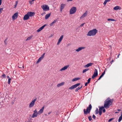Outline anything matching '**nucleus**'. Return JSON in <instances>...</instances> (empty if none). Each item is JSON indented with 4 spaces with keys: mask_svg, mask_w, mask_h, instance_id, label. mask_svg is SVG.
Returning a JSON list of instances; mask_svg holds the SVG:
<instances>
[{
    "mask_svg": "<svg viewBox=\"0 0 122 122\" xmlns=\"http://www.w3.org/2000/svg\"><path fill=\"white\" fill-rule=\"evenodd\" d=\"M3 10V8H0V14L2 12V11Z\"/></svg>",
    "mask_w": 122,
    "mask_h": 122,
    "instance_id": "obj_42",
    "label": "nucleus"
},
{
    "mask_svg": "<svg viewBox=\"0 0 122 122\" xmlns=\"http://www.w3.org/2000/svg\"><path fill=\"white\" fill-rule=\"evenodd\" d=\"M85 24V23H82V24H81L80 25V26L81 27H83V26Z\"/></svg>",
    "mask_w": 122,
    "mask_h": 122,
    "instance_id": "obj_43",
    "label": "nucleus"
},
{
    "mask_svg": "<svg viewBox=\"0 0 122 122\" xmlns=\"http://www.w3.org/2000/svg\"><path fill=\"white\" fill-rule=\"evenodd\" d=\"M29 17L27 13L24 16L23 20H26L29 19Z\"/></svg>",
    "mask_w": 122,
    "mask_h": 122,
    "instance_id": "obj_16",
    "label": "nucleus"
},
{
    "mask_svg": "<svg viewBox=\"0 0 122 122\" xmlns=\"http://www.w3.org/2000/svg\"><path fill=\"white\" fill-rule=\"evenodd\" d=\"M102 77V76L101 75V76H100V77L98 79V80H100Z\"/></svg>",
    "mask_w": 122,
    "mask_h": 122,
    "instance_id": "obj_47",
    "label": "nucleus"
},
{
    "mask_svg": "<svg viewBox=\"0 0 122 122\" xmlns=\"http://www.w3.org/2000/svg\"><path fill=\"white\" fill-rule=\"evenodd\" d=\"M89 69H86L82 71L83 73H84L85 72H86V71L89 70Z\"/></svg>",
    "mask_w": 122,
    "mask_h": 122,
    "instance_id": "obj_31",
    "label": "nucleus"
},
{
    "mask_svg": "<svg viewBox=\"0 0 122 122\" xmlns=\"http://www.w3.org/2000/svg\"><path fill=\"white\" fill-rule=\"evenodd\" d=\"M91 79V78H89V79H88L87 82L89 83H90Z\"/></svg>",
    "mask_w": 122,
    "mask_h": 122,
    "instance_id": "obj_37",
    "label": "nucleus"
},
{
    "mask_svg": "<svg viewBox=\"0 0 122 122\" xmlns=\"http://www.w3.org/2000/svg\"><path fill=\"white\" fill-rule=\"evenodd\" d=\"M17 4H16H16H15V7H16V6L17 5Z\"/></svg>",
    "mask_w": 122,
    "mask_h": 122,
    "instance_id": "obj_56",
    "label": "nucleus"
},
{
    "mask_svg": "<svg viewBox=\"0 0 122 122\" xmlns=\"http://www.w3.org/2000/svg\"><path fill=\"white\" fill-rule=\"evenodd\" d=\"M97 32V30L96 29H93L88 32L87 35L89 36H94L96 35Z\"/></svg>",
    "mask_w": 122,
    "mask_h": 122,
    "instance_id": "obj_2",
    "label": "nucleus"
},
{
    "mask_svg": "<svg viewBox=\"0 0 122 122\" xmlns=\"http://www.w3.org/2000/svg\"><path fill=\"white\" fill-rule=\"evenodd\" d=\"M93 64L92 63H90L85 65L84 66V67L85 68L88 67L92 66L93 65Z\"/></svg>",
    "mask_w": 122,
    "mask_h": 122,
    "instance_id": "obj_21",
    "label": "nucleus"
},
{
    "mask_svg": "<svg viewBox=\"0 0 122 122\" xmlns=\"http://www.w3.org/2000/svg\"><path fill=\"white\" fill-rule=\"evenodd\" d=\"M104 107H104H104H103V108L102 110L103 112L104 113L106 112V110H105V109L104 108Z\"/></svg>",
    "mask_w": 122,
    "mask_h": 122,
    "instance_id": "obj_39",
    "label": "nucleus"
},
{
    "mask_svg": "<svg viewBox=\"0 0 122 122\" xmlns=\"http://www.w3.org/2000/svg\"><path fill=\"white\" fill-rule=\"evenodd\" d=\"M66 5L65 4H62L61 5L60 10L61 11H62V10L64 8L65 6Z\"/></svg>",
    "mask_w": 122,
    "mask_h": 122,
    "instance_id": "obj_19",
    "label": "nucleus"
},
{
    "mask_svg": "<svg viewBox=\"0 0 122 122\" xmlns=\"http://www.w3.org/2000/svg\"><path fill=\"white\" fill-rule=\"evenodd\" d=\"M107 20L108 21H115V20L114 19H107Z\"/></svg>",
    "mask_w": 122,
    "mask_h": 122,
    "instance_id": "obj_32",
    "label": "nucleus"
},
{
    "mask_svg": "<svg viewBox=\"0 0 122 122\" xmlns=\"http://www.w3.org/2000/svg\"><path fill=\"white\" fill-rule=\"evenodd\" d=\"M119 110V111H120V110Z\"/></svg>",
    "mask_w": 122,
    "mask_h": 122,
    "instance_id": "obj_62",
    "label": "nucleus"
},
{
    "mask_svg": "<svg viewBox=\"0 0 122 122\" xmlns=\"http://www.w3.org/2000/svg\"><path fill=\"white\" fill-rule=\"evenodd\" d=\"M92 117L94 119H95L96 118V117L94 115H93Z\"/></svg>",
    "mask_w": 122,
    "mask_h": 122,
    "instance_id": "obj_45",
    "label": "nucleus"
},
{
    "mask_svg": "<svg viewBox=\"0 0 122 122\" xmlns=\"http://www.w3.org/2000/svg\"><path fill=\"white\" fill-rule=\"evenodd\" d=\"M112 119H110L108 121L109 122L110 121H112Z\"/></svg>",
    "mask_w": 122,
    "mask_h": 122,
    "instance_id": "obj_52",
    "label": "nucleus"
},
{
    "mask_svg": "<svg viewBox=\"0 0 122 122\" xmlns=\"http://www.w3.org/2000/svg\"><path fill=\"white\" fill-rule=\"evenodd\" d=\"M80 79V78H76L73 79L72 81H75L77 80H79Z\"/></svg>",
    "mask_w": 122,
    "mask_h": 122,
    "instance_id": "obj_25",
    "label": "nucleus"
},
{
    "mask_svg": "<svg viewBox=\"0 0 122 122\" xmlns=\"http://www.w3.org/2000/svg\"><path fill=\"white\" fill-rule=\"evenodd\" d=\"M82 87V86H81V87H78L76 89L75 91L76 92H77L79 90L81 89Z\"/></svg>",
    "mask_w": 122,
    "mask_h": 122,
    "instance_id": "obj_29",
    "label": "nucleus"
},
{
    "mask_svg": "<svg viewBox=\"0 0 122 122\" xmlns=\"http://www.w3.org/2000/svg\"><path fill=\"white\" fill-rule=\"evenodd\" d=\"M85 48V47H79L76 49V51L77 52H79L82 50L84 49Z\"/></svg>",
    "mask_w": 122,
    "mask_h": 122,
    "instance_id": "obj_11",
    "label": "nucleus"
},
{
    "mask_svg": "<svg viewBox=\"0 0 122 122\" xmlns=\"http://www.w3.org/2000/svg\"><path fill=\"white\" fill-rule=\"evenodd\" d=\"M42 59H43L44 57H43V56H41V57H40Z\"/></svg>",
    "mask_w": 122,
    "mask_h": 122,
    "instance_id": "obj_51",
    "label": "nucleus"
},
{
    "mask_svg": "<svg viewBox=\"0 0 122 122\" xmlns=\"http://www.w3.org/2000/svg\"><path fill=\"white\" fill-rule=\"evenodd\" d=\"M16 4H17V2H16Z\"/></svg>",
    "mask_w": 122,
    "mask_h": 122,
    "instance_id": "obj_60",
    "label": "nucleus"
},
{
    "mask_svg": "<svg viewBox=\"0 0 122 122\" xmlns=\"http://www.w3.org/2000/svg\"><path fill=\"white\" fill-rule=\"evenodd\" d=\"M2 3V0H0V5H1Z\"/></svg>",
    "mask_w": 122,
    "mask_h": 122,
    "instance_id": "obj_49",
    "label": "nucleus"
},
{
    "mask_svg": "<svg viewBox=\"0 0 122 122\" xmlns=\"http://www.w3.org/2000/svg\"><path fill=\"white\" fill-rule=\"evenodd\" d=\"M111 0H105L103 3V4L104 5H106L107 2L110 1Z\"/></svg>",
    "mask_w": 122,
    "mask_h": 122,
    "instance_id": "obj_26",
    "label": "nucleus"
},
{
    "mask_svg": "<svg viewBox=\"0 0 122 122\" xmlns=\"http://www.w3.org/2000/svg\"><path fill=\"white\" fill-rule=\"evenodd\" d=\"M7 78H8V79L9 78H9V77L8 76H7Z\"/></svg>",
    "mask_w": 122,
    "mask_h": 122,
    "instance_id": "obj_55",
    "label": "nucleus"
},
{
    "mask_svg": "<svg viewBox=\"0 0 122 122\" xmlns=\"http://www.w3.org/2000/svg\"><path fill=\"white\" fill-rule=\"evenodd\" d=\"M18 15V13H15L12 16V19L14 20H15L17 18Z\"/></svg>",
    "mask_w": 122,
    "mask_h": 122,
    "instance_id": "obj_10",
    "label": "nucleus"
},
{
    "mask_svg": "<svg viewBox=\"0 0 122 122\" xmlns=\"http://www.w3.org/2000/svg\"><path fill=\"white\" fill-rule=\"evenodd\" d=\"M76 10V8L75 7H73L70 10V14H73L75 13Z\"/></svg>",
    "mask_w": 122,
    "mask_h": 122,
    "instance_id": "obj_4",
    "label": "nucleus"
},
{
    "mask_svg": "<svg viewBox=\"0 0 122 122\" xmlns=\"http://www.w3.org/2000/svg\"><path fill=\"white\" fill-rule=\"evenodd\" d=\"M103 108V107L102 106L100 107L99 109V115L101 116L102 113V110Z\"/></svg>",
    "mask_w": 122,
    "mask_h": 122,
    "instance_id": "obj_15",
    "label": "nucleus"
},
{
    "mask_svg": "<svg viewBox=\"0 0 122 122\" xmlns=\"http://www.w3.org/2000/svg\"><path fill=\"white\" fill-rule=\"evenodd\" d=\"M73 0H67V2H69V1H72Z\"/></svg>",
    "mask_w": 122,
    "mask_h": 122,
    "instance_id": "obj_48",
    "label": "nucleus"
},
{
    "mask_svg": "<svg viewBox=\"0 0 122 122\" xmlns=\"http://www.w3.org/2000/svg\"><path fill=\"white\" fill-rule=\"evenodd\" d=\"M87 15V12L86 11V12L84 13L82 15V16L80 17V19H82L83 18L85 17Z\"/></svg>",
    "mask_w": 122,
    "mask_h": 122,
    "instance_id": "obj_22",
    "label": "nucleus"
},
{
    "mask_svg": "<svg viewBox=\"0 0 122 122\" xmlns=\"http://www.w3.org/2000/svg\"><path fill=\"white\" fill-rule=\"evenodd\" d=\"M121 9V8L120 7L117 6L114 7L113 8V9L115 10H120Z\"/></svg>",
    "mask_w": 122,
    "mask_h": 122,
    "instance_id": "obj_20",
    "label": "nucleus"
},
{
    "mask_svg": "<svg viewBox=\"0 0 122 122\" xmlns=\"http://www.w3.org/2000/svg\"><path fill=\"white\" fill-rule=\"evenodd\" d=\"M27 14H28L29 16L31 17L34 15H35V13L34 12H28L27 13Z\"/></svg>",
    "mask_w": 122,
    "mask_h": 122,
    "instance_id": "obj_12",
    "label": "nucleus"
},
{
    "mask_svg": "<svg viewBox=\"0 0 122 122\" xmlns=\"http://www.w3.org/2000/svg\"><path fill=\"white\" fill-rule=\"evenodd\" d=\"M2 76L4 78H5V75L4 74H3V75H2Z\"/></svg>",
    "mask_w": 122,
    "mask_h": 122,
    "instance_id": "obj_44",
    "label": "nucleus"
},
{
    "mask_svg": "<svg viewBox=\"0 0 122 122\" xmlns=\"http://www.w3.org/2000/svg\"><path fill=\"white\" fill-rule=\"evenodd\" d=\"M98 75V71L97 70L95 69V72L94 73L93 75L92 76V78L93 79L95 77L97 76Z\"/></svg>",
    "mask_w": 122,
    "mask_h": 122,
    "instance_id": "obj_7",
    "label": "nucleus"
},
{
    "mask_svg": "<svg viewBox=\"0 0 122 122\" xmlns=\"http://www.w3.org/2000/svg\"><path fill=\"white\" fill-rule=\"evenodd\" d=\"M32 36H30L28 37L26 39V41H27L30 40L32 38Z\"/></svg>",
    "mask_w": 122,
    "mask_h": 122,
    "instance_id": "obj_30",
    "label": "nucleus"
},
{
    "mask_svg": "<svg viewBox=\"0 0 122 122\" xmlns=\"http://www.w3.org/2000/svg\"><path fill=\"white\" fill-rule=\"evenodd\" d=\"M36 99V98H35L29 104V107L30 108L34 106Z\"/></svg>",
    "mask_w": 122,
    "mask_h": 122,
    "instance_id": "obj_6",
    "label": "nucleus"
},
{
    "mask_svg": "<svg viewBox=\"0 0 122 122\" xmlns=\"http://www.w3.org/2000/svg\"><path fill=\"white\" fill-rule=\"evenodd\" d=\"M95 113L96 114H97L98 113V110L97 108L96 110Z\"/></svg>",
    "mask_w": 122,
    "mask_h": 122,
    "instance_id": "obj_41",
    "label": "nucleus"
},
{
    "mask_svg": "<svg viewBox=\"0 0 122 122\" xmlns=\"http://www.w3.org/2000/svg\"><path fill=\"white\" fill-rule=\"evenodd\" d=\"M35 0H30L29 1V3L31 5L34 3L33 2Z\"/></svg>",
    "mask_w": 122,
    "mask_h": 122,
    "instance_id": "obj_27",
    "label": "nucleus"
},
{
    "mask_svg": "<svg viewBox=\"0 0 122 122\" xmlns=\"http://www.w3.org/2000/svg\"><path fill=\"white\" fill-rule=\"evenodd\" d=\"M122 119V117L120 116L119 117V119L118 120V122H120L121 121Z\"/></svg>",
    "mask_w": 122,
    "mask_h": 122,
    "instance_id": "obj_34",
    "label": "nucleus"
},
{
    "mask_svg": "<svg viewBox=\"0 0 122 122\" xmlns=\"http://www.w3.org/2000/svg\"><path fill=\"white\" fill-rule=\"evenodd\" d=\"M120 54H119L117 56V58H118L119 57V56L120 55Z\"/></svg>",
    "mask_w": 122,
    "mask_h": 122,
    "instance_id": "obj_53",
    "label": "nucleus"
},
{
    "mask_svg": "<svg viewBox=\"0 0 122 122\" xmlns=\"http://www.w3.org/2000/svg\"><path fill=\"white\" fill-rule=\"evenodd\" d=\"M41 7L44 11L49 10V7L47 5H44L41 6Z\"/></svg>",
    "mask_w": 122,
    "mask_h": 122,
    "instance_id": "obj_5",
    "label": "nucleus"
},
{
    "mask_svg": "<svg viewBox=\"0 0 122 122\" xmlns=\"http://www.w3.org/2000/svg\"><path fill=\"white\" fill-rule=\"evenodd\" d=\"M16 4H17V2H16Z\"/></svg>",
    "mask_w": 122,
    "mask_h": 122,
    "instance_id": "obj_61",
    "label": "nucleus"
},
{
    "mask_svg": "<svg viewBox=\"0 0 122 122\" xmlns=\"http://www.w3.org/2000/svg\"><path fill=\"white\" fill-rule=\"evenodd\" d=\"M113 61L114 60H112L111 62V63H112V62H113Z\"/></svg>",
    "mask_w": 122,
    "mask_h": 122,
    "instance_id": "obj_54",
    "label": "nucleus"
},
{
    "mask_svg": "<svg viewBox=\"0 0 122 122\" xmlns=\"http://www.w3.org/2000/svg\"><path fill=\"white\" fill-rule=\"evenodd\" d=\"M63 35H61L58 40V42L57 43V45H58L61 42V41H62V39L63 38Z\"/></svg>",
    "mask_w": 122,
    "mask_h": 122,
    "instance_id": "obj_14",
    "label": "nucleus"
},
{
    "mask_svg": "<svg viewBox=\"0 0 122 122\" xmlns=\"http://www.w3.org/2000/svg\"><path fill=\"white\" fill-rule=\"evenodd\" d=\"M64 82H62L59 84H57V86L58 87H59L60 86H63L64 84Z\"/></svg>",
    "mask_w": 122,
    "mask_h": 122,
    "instance_id": "obj_24",
    "label": "nucleus"
},
{
    "mask_svg": "<svg viewBox=\"0 0 122 122\" xmlns=\"http://www.w3.org/2000/svg\"><path fill=\"white\" fill-rule=\"evenodd\" d=\"M92 108V106L91 104L89 105V107H87L86 111L85 109H84V112L85 114L87 115L88 113H89Z\"/></svg>",
    "mask_w": 122,
    "mask_h": 122,
    "instance_id": "obj_3",
    "label": "nucleus"
},
{
    "mask_svg": "<svg viewBox=\"0 0 122 122\" xmlns=\"http://www.w3.org/2000/svg\"><path fill=\"white\" fill-rule=\"evenodd\" d=\"M51 113V112H50L48 113V114H50Z\"/></svg>",
    "mask_w": 122,
    "mask_h": 122,
    "instance_id": "obj_57",
    "label": "nucleus"
},
{
    "mask_svg": "<svg viewBox=\"0 0 122 122\" xmlns=\"http://www.w3.org/2000/svg\"><path fill=\"white\" fill-rule=\"evenodd\" d=\"M89 84L87 82H86L85 84V86H87L88 84Z\"/></svg>",
    "mask_w": 122,
    "mask_h": 122,
    "instance_id": "obj_46",
    "label": "nucleus"
},
{
    "mask_svg": "<svg viewBox=\"0 0 122 122\" xmlns=\"http://www.w3.org/2000/svg\"><path fill=\"white\" fill-rule=\"evenodd\" d=\"M46 25L45 24V25H43L40 27L39 29H38L37 30V32H39L41 31L44 28Z\"/></svg>",
    "mask_w": 122,
    "mask_h": 122,
    "instance_id": "obj_17",
    "label": "nucleus"
},
{
    "mask_svg": "<svg viewBox=\"0 0 122 122\" xmlns=\"http://www.w3.org/2000/svg\"><path fill=\"white\" fill-rule=\"evenodd\" d=\"M42 59L40 57L39 59H38L37 61L36 62V63L37 64L40 62L41 60Z\"/></svg>",
    "mask_w": 122,
    "mask_h": 122,
    "instance_id": "obj_33",
    "label": "nucleus"
},
{
    "mask_svg": "<svg viewBox=\"0 0 122 122\" xmlns=\"http://www.w3.org/2000/svg\"><path fill=\"white\" fill-rule=\"evenodd\" d=\"M112 104V100L110 98H107L104 101V107L106 109L108 108Z\"/></svg>",
    "mask_w": 122,
    "mask_h": 122,
    "instance_id": "obj_1",
    "label": "nucleus"
},
{
    "mask_svg": "<svg viewBox=\"0 0 122 122\" xmlns=\"http://www.w3.org/2000/svg\"><path fill=\"white\" fill-rule=\"evenodd\" d=\"M11 80V79L10 78H9L8 80V84H10V81Z\"/></svg>",
    "mask_w": 122,
    "mask_h": 122,
    "instance_id": "obj_35",
    "label": "nucleus"
},
{
    "mask_svg": "<svg viewBox=\"0 0 122 122\" xmlns=\"http://www.w3.org/2000/svg\"><path fill=\"white\" fill-rule=\"evenodd\" d=\"M33 114L32 116V118H34L35 117H37L38 114L36 109L35 110H34L33 111Z\"/></svg>",
    "mask_w": 122,
    "mask_h": 122,
    "instance_id": "obj_9",
    "label": "nucleus"
},
{
    "mask_svg": "<svg viewBox=\"0 0 122 122\" xmlns=\"http://www.w3.org/2000/svg\"><path fill=\"white\" fill-rule=\"evenodd\" d=\"M51 13L47 14L45 16V18L46 19H47L50 16Z\"/></svg>",
    "mask_w": 122,
    "mask_h": 122,
    "instance_id": "obj_23",
    "label": "nucleus"
},
{
    "mask_svg": "<svg viewBox=\"0 0 122 122\" xmlns=\"http://www.w3.org/2000/svg\"><path fill=\"white\" fill-rule=\"evenodd\" d=\"M56 21V20H55L50 24V26H52L53 25L54 23H55Z\"/></svg>",
    "mask_w": 122,
    "mask_h": 122,
    "instance_id": "obj_28",
    "label": "nucleus"
},
{
    "mask_svg": "<svg viewBox=\"0 0 122 122\" xmlns=\"http://www.w3.org/2000/svg\"><path fill=\"white\" fill-rule=\"evenodd\" d=\"M69 65H67L64 66L61 69L60 71H62L65 70L67 68L69 67Z\"/></svg>",
    "mask_w": 122,
    "mask_h": 122,
    "instance_id": "obj_13",
    "label": "nucleus"
},
{
    "mask_svg": "<svg viewBox=\"0 0 122 122\" xmlns=\"http://www.w3.org/2000/svg\"><path fill=\"white\" fill-rule=\"evenodd\" d=\"M44 107H45L43 106L38 112L39 114H40L43 112Z\"/></svg>",
    "mask_w": 122,
    "mask_h": 122,
    "instance_id": "obj_18",
    "label": "nucleus"
},
{
    "mask_svg": "<svg viewBox=\"0 0 122 122\" xmlns=\"http://www.w3.org/2000/svg\"><path fill=\"white\" fill-rule=\"evenodd\" d=\"M105 71H104V72L102 73L101 75L102 76H103V75H104V74L105 73Z\"/></svg>",
    "mask_w": 122,
    "mask_h": 122,
    "instance_id": "obj_40",
    "label": "nucleus"
},
{
    "mask_svg": "<svg viewBox=\"0 0 122 122\" xmlns=\"http://www.w3.org/2000/svg\"><path fill=\"white\" fill-rule=\"evenodd\" d=\"M7 39H6L4 41L5 44V45H6L7 43Z\"/></svg>",
    "mask_w": 122,
    "mask_h": 122,
    "instance_id": "obj_36",
    "label": "nucleus"
},
{
    "mask_svg": "<svg viewBox=\"0 0 122 122\" xmlns=\"http://www.w3.org/2000/svg\"><path fill=\"white\" fill-rule=\"evenodd\" d=\"M16 4H17V2H16Z\"/></svg>",
    "mask_w": 122,
    "mask_h": 122,
    "instance_id": "obj_59",
    "label": "nucleus"
},
{
    "mask_svg": "<svg viewBox=\"0 0 122 122\" xmlns=\"http://www.w3.org/2000/svg\"><path fill=\"white\" fill-rule=\"evenodd\" d=\"M45 53H44L42 55V56H43V57H44V56H45Z\"/></svg>",
    "mask_w": 122,
    "mask_h": 122,
    "instance_id": "obj_50",
    "label": "nucleus"
},
{
    "mask_svg": "<svg viewBox=\"0 0 122 122\" xmlns=\"http://www.w3.org/2000/svg\"><path fill=\"white\" fill-rule=\"evenodd\" d=\"M80 85V83H78L77 84H76L73 85L70 87L69 89L71 90H72L73 89H74L75 88L79 86Z\"/></svg>",
    "mask_w": 122,
    "mask_h": 122,
    "instance_id": "obj_8",
    "label": "nucleus"
},
{
    "mask_svg": "<svg viewBox=\"0 0 122 122\" xmlns=\"http://www.w3.org/2000/svg\"><path fill=\"white\" fill-rule=\"evenodd\" d=\"M88 118L89 121H91L92 120L91 116L89 117H88Z\"/></svg>",
    "mask_w": 122,
    "mask_h": 122,
    "instance_id": "obj_38",
    "label": "nucleus"
},
{
    "mask_svg": "<svg viewBox=\"0 0 122 122\" xmlns=\"http://www.w3.org/2000/svg\"><path fill=\"white\" fill-rule=\"evenodd\" d=\"M120 117H122V114L121 115V116H120Z\"/></svg>",
    "mask_w": 122,
    "mask_h": 122,
    "instance_id": "obj_58",
    "label": "nucleus"
}]
</instances>
